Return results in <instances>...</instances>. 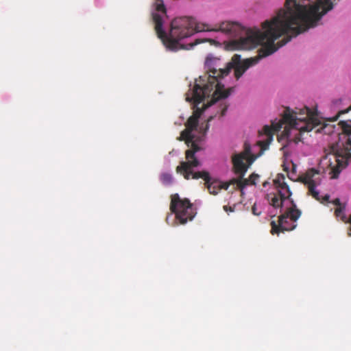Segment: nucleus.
<instances>
[{"label": "nucleus", "mask_w": 351, "mask_h": 351, "mask_svg": "<svg viewBox=\"0 0 351 351\" xmlns=\"http://www.w3.org/2000/svg\"><path fill=\"white\" fill-rule=\"evenodd\" d=\"M155 6L156 11L158 13H152L154 29L165 47L172 51L185 49L179 41L190 37L195 32H216L224 35L234 36L241 32V25L237 22L226 21L211 26L206 23H197L192 17L184 16L176 18L171 22L169 33L167 34L163 29V16L166 15V8L163 1L156 0Z\"/></svg>", "instance_id": "obj_1"}, {"label": "nucleus", "mask_w": 351, "mask_h": 351, "mask_svg": "<svg viewBox=\"0 0 351 351\" xmlns=\"http://www.w3.org/2000/svg\"><path fill=\"white\" fill-rule=\"evenodd\" d=\"M202 115V110L197 109L193 112V114L188 119L185 123L186 128L181 132L179 141H184L185 143L190 149L186 151V161H182L180 165L176 167V172L183 175L186 180L193 178L197 180L202 178L205 181V185L209 193L213 195H217L221 189L227 190L230 184H234L232 180L229 182H221L217 180L211 181L210 174L206 171L193 172L192 169L199 165V161L197 159L195 154L200 150V147L197 144V141H201L206 135L209 128V122L214 117L210 116L207 119V123L204 127L202 125L198 127L199 119Z\"/></svg>", "instance_id": "obj_2"}, {"label": "nucleus", "mask_w": 351, "mask_h": 351, "mask_svg": "<svg viewBox=\"0 0 351 351\" xmlns=\"http://www.w3.org/2000/svg\"><path fill=\"white\" fill-rule=\"evenodd\" d=\"M276 189V194L285 200L288 199L291 203V206L279 217L278 224L274 221L271 222V233L272 234H278L280 232L294 230L297 226L296 221L300 218L302 213L301 210L297 208L293 199L291 198L292 193L287 184Z\"/></svg>", "instance_id": "obj_3"}, {"label": "nucleus", "mask_w": 351, "mask_h": 351, "mask_svg": "<svg viewBox=\"0 0 351 351\" xmlns=\"http://www.w3.org/2000/svg\"><path fill=\"white\" fill-rule=\"evenodd\" d=\"M284 124L299 131L298 135L302 132H311L315 127L320 124L317 114L308 107L300 108L299 111L291 110L287 108L282 117Z\"/></svg>", "instance_id": "obj_4"}, {"label": "nucleus", "mask_w": 351, "mask_h": 351, "mask_svg": "<svg viewBox=\"0 0 351 351\" xmlns=\"http://www.w3.org/2000/svg\"><path fill=\"white\" fill-rule=\"evenodd\" d=\"M170 210L180 223L191 221L196 215L195 208L187 198L182 199L178 193L171 195Z\"/></svg>", "instance_id": "obj_5"}, {"label": "nucleus", "mask_w": 351, "mask_h": 351, "mask_svg": "<svg viewBox=\"0 0 351 351\" xmlns=\"http://www.w3.org/2000/svg\"><path fill=\"white\" fill-rule=\"evenodd\" d=\"M250 155V145L248 143H245L244 150L239 154L233 155L232 157L234 172L237 174H241V178L245 176L248 169V166L254 161V158H252Z\"/></svg>", "instance_id": "obj_6"}, {"label": "nucleus", "mask_w": 351, "mask_h": 351, "mask_svg": "<svg viewBox=\"0 0 351 351\" xmlns=\"http://www.w3.org/2000/svg\"><path fill=\"white\" fill-rule=\"evenodd\" d=\"M339 145H332L331 147L332 151L334 153L333 156L337 162V164L332 167V178L335 179L338 177L339 174L341 171V167L343 165V161L339 160V158H341L342 159L348 158L350 157L351 154L350 152L351 151V139L350 138H348L346 143L342 144V148H338Z\"/></svg>", "instance_id": "obj_7"}, {"label": "nucleus", "mask_w": 351, "mask_h": 351, "mask_svg": "<svg viewBox=\"0 0 351 351\" xmlns=\"http://www.w3.org/2000/svg\"><path fill=\"white\" fill-rule=\"evenodd\" d=\"M315 174H318V171L312 169L310 171H308L304 177L302 178V182L308 189V194L312 195L315 199L320 201L321 198L319 196V191L315 189L318 182L316 180L313 179Z\"/></svg>", "instance_id": "obj_8"}, {"label": "nucleus", "mask_w": 351, "mask_h": 351, "mask_svg": "<svg viewBox=\"0 0 351 351\" xmlns=\"http://www.w3.org/2000/svg\"><path fill=\"white\" fill-rule=\"evenodd\" d=\"M239 177L237 179H232V182L234 184H237V187L240 189H243L248 184H256V180L259 178V176L256 173H252L249 178V179H244L243 176L241 178V175L239 174Z\"/></svg>", "instance_id": "obj_9"}, {"label": "nucleus", "mask_w": 351, "mask_h": 351, "mask_svg": "<svg viewBox=\"0 0 351 351\" xmlns=\"http://www.w3.org/2000/svg\"><path fill=\"white\" fill-rule=\"evenodd\" d=\"M283 124L284 123L282 119L278 123H272L271 126L265 125L263 129V133L267 136L271 141L274 133L280 131Z\"/></svg>", "instance_id": "obj_10"}, {"label": "nucleus", "mask_w": 351, "mask_h": 351, "mask_svg": "<svg viewBox=\"0 0 351 351\" xmlns=\"http://www.w3.org/2000/svg\"><path fill=\"white\" fill-rule=\"evenodd\" d=\"M267 199L269 204L275 208H281L285 201L276 193H269L267 195Z\"/></svg>", "instance_id": "obj_11"}, {"label": "nucleus", "mask_w": 351, "mask_h": 351, "mask_svg": "<svg viewBox=\"0 0 351 351\" xmlns=\"http://www.w3.org/2000/svg\"><path fill=\"white\" fill-rule=\"evenodd\" d=\"M160 180L165 185H170L173 182V177L169 173H162L160 175Z\"/></svg>", "instance_id": "obj_12"}, {"label": "nucleus", "mask_w": 351, "mask_h": 351, "mask_svg": "<svg viewBox=\"0 0 351 351\" xmlns=\"http://www.w3.org/2000/svg\"><path fill=\"white\" fill-rule=\"evenodd\" d=\"M285 177L282 173H278L276 176V178L274 180V184L276 186V188L285 186L287 184L285 182Z\"/></svg>", "instance_id": "obj_13"}, {"label": "nucleus", "mask_w": 351, "mask_h": 351, "mask_svg": "<svg viewBox=\"0 0 351 351\" xmlns=\"http://www.w3.org/2000/svg\"><path fill=\"white\" fill-rule=\"evenodd\" d=\"M346 209V206H340L337 207L335 210V214L337 217H339L341 218L343 221H346V216L344 215V210Z\"/></svg>", "instance_id": "obj_14"}, {"label": "nucleus", "mask_w": 351, "mask_h": 351, "mask_svg": "<svg viewBox=\"0 0 351 351\" xmlns=\"http://www.w3.org/2000/svg\"><path fill=\"white\" fill-rule=\"evenodd\" d=\"M269 141H258V145L261 147L262 151L267 149L269 147Z\"/></svg>", "instance_id": "obj_15"}, {"label": "nucleus", "mask_w": 351, "mask_h": 351, "mask_svg": "<svg viewBox=\"0 0 351 351\" xmlns=\"http://www.w3.org/2000/svg\"><path fill=\"white\" fill-rule=\"evenodd\" d=\"M350 110H351V105L346 109V110H340L337 114L335 116V117H334L333 119V121H337L338 117L341 115V114H346L347 112H348Z\"/></svg>", "instance_id": "obj_16"}, {"label": "nucleus", "mask_w": 351, "mask_h": 351, "mask_svg": "<svg viewBox=\"0 0 351 351\" xmlns=\"http://www.w3.org/2000/svg\"><path fill=\"white\" fill-rule=\"evenodd\" d=\"M332 203L336 206H337V207H340V206H343L344 205L342 204L340 202V199L339 198H335V199L332 200Z\"/></svg>", "instance_id": "obj_17"}, {"label": "nucleus", "mask_w": 351, "mask_h": 351, "mask_svg": "<svg viewBox=\"0 0 351 351\" xmlns=\"http://www.w3.org/2000/svg\"><path fill=\"white\" fill-rule=\"evenodd\" d=\"M252 212L254 215L258 216L261 215V211H257L256 206L254 204L252 208Z\"/></svg>", "instance_id": "obj_18"}, {"label": "nucleus", "mask_w": 351, "mask_h": 351, "mask_svg": "<svg viewBox=\"0 0 351 351\" xmlns=\"http://www.w3.org/2000/svg\"><path fill=\"white\" fill-rule=\"evenodd\" d=\"M227 109H228V105L224 104L223 105V107H222L221 110V117H223V116H224L226 114Z\"/></svg>", "instance_id": "obj_19"}, {"label": "nucleus", "mask_w": 351, "mask_h": 351, "mask_svg": "<svg viewBox=\"0 0 351 351\" xmlns=\"http://www.w3.org/2000/svg\"><path fill=\"white\" fill-rule=\"evenodd\" d=\"M223 210L226 211V212H234V207H232V206H223Z\"/></svg>", "instance_id": "obj_20"}, {"label": "nucleus", "mask_w": 351, "mask_h": 351, "mask_svg": "<svg viewBox=\"0 0 351 351\" xmlns=\"http://www.w3.org/2000/svg\"><path fill=\"white\" fill-rule=\"evenodd\" d=\"M330 196L328 195H325L324 197L322 199V202H328L329 200Z\"/></svg>", "instance_id": "obj_21"}, {"label": "nucleus", "mask_w": 351, "mask_h": 351, "mask_svg": "<svg viewBox=\"0 0 351 351\" xmlns=\"http://www.w3.org/2000/svg\"><path fill=\"white\" fill-rule=\"evenodd\" d=\"M301 139L299 136H295V143H298L299 141H300Z\"/></svg>", "instance_id": "obj_22"}, {"label": "nucleus", "mask_w": 351, "mask_h": 351, "mask_svg": "<svg viewBox=\"0 0 351 351\" xmlns=\"http://www.w3.org/2000/svg\"><path fill=\"white\" fill-rule=\"evenodd\" d=\"M284 132L285 133V135L288 137L289 136V134H288V132L287 130V128H285V130H284Z\"/></svg>", "instance_id": "obj_23"}, {"label": "nucleus", "mask_w": 351, "mask_h": 351, "mask_svg": "<svg viewBox=\"0 0 351 351\" xmlns=\"http://www.w3.org/2000/svg\"><path fill=\"white\" fill-rule=\"evenodd\" d=\"M348 221L351 224V215L350 216L349 219H348Z\"/></svg>", "instance_id": "obj_24"}]
</instances>
